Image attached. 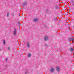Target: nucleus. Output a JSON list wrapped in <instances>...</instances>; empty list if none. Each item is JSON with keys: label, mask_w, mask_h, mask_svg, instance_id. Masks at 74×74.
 Segmentation results:
<instances>
[{"label": "nucleus", "mask_w": 74, "mask_h": 74, "mask_svg": "<svg viewBox=\"0 0 74 74\" xmlns=\"http://www.w3.org/2000/svg\"><path fill=\"white\" fill-rule=\"evenodd\" d=\"M69 40L70 41H71V40L73 41L74 40V38H70L69 39Z\"/></svg>", "instance_id": "f03ea898"}, {"label": "nucleus", "mask_w": 74, "mask_h": 74, "mask_svg": "<svg viewBox=\"0 0 74 74\" xmlns=\"http://www.w3.org/2000/svg\"><path fill=\"white\" fill-rule=\"evenodd\" d=\"M34 21L35 22H37L38 21V19L37 18H35L34 19Z\"/></svg>", "instance_id": "7ed1b4c3"}, {"label": "nucleus", "mask_w": 74, "mask_h": 74, "mask_svg": "<svg viewBox=\"0 0 74 74\" xmlns=\"http://www.w3.org/2000/svg\"><path fill=\"white\" fill-rule=\"evenodd\" d=\"M44 39L45 41H47V40H48V37L47 36H46L44 38Z\"/></svg>", "instance_id": "f257e3e1"}, {"label": "nucleus", "mask_w": 74, "mask_h": 74, "mask_svg": "<svg viewBox=\"0 0 74 74\" xmlns=\"http://www.w3.org/2000/svg\"><path fill=\"white\" fill-rule=\"evenodd\" d=\"M73 49H74V47H72V48H71L70 51H73Z\"/></svg>", "instance_id": "6e6552de"}, {"label": "nucleus", "mask_w": 74, "mask_h": 74, "mask_svg": "<svg viewBox=\"0 0 74 74\" xmlns=\"http://www.w3.org/2000/svg\"><path fill=\"white\" fill-rule=\"evenodd\" d=\"M8 60V58H6L5 60Z\"/></svg>", "instance_id": "4468645a"}, {"label": "nucleus", "mask_w": 74, "mask_h": 74, "mask_svg": "<svg viewBox=\"0 0 74 74\" xmlns=\"http://www.w3.org/2000/svg\"><path fill=\"white\" fill-rule=\"evenodd\" d=\"M9 13H8L7 14V16H9Z\"/></svg>", "instance_id": "f8f14e48"}, {"label": "nucleus", "mask_w": 74, "mask_h": 74, "mask_svg": "<svg viewBox=\"0 0 74 74\" xmlns=\"http://www.w3.org/2000/svg\"><path fill=\"white\" fill-rule=\"evenodd\" d=\"M14 35H16V30L15 29L14 32Z\"/></svg>", "instance_id": "20e7f679"}, {"label": "nucleus", "mask_w": 74, "mask_h": 74, "mask_svg": "<svg viewBox=\"0 0 74 74\" xmlns=\"http://www.w3.org/2000/svg\"><path fill=\"white\" fill-rule=\"evenodd\" d=\"M27 47L28 48H30V44L29 42H28L27 43Z\"/></svg>", "instance_id": "39448f33"}, {"label": "nucleus", "mask_w": 74, "mask_h": 74, "mask_svg": "<svg viewBox=\"0 0 74 74\" xmlns=\"http://www.w3.org/2000/svg\"><path fill=\"white\" fill-rule=\"evenodd\" d=\"M56 69L58 71H59V70H60V69L58 67H57Z\"/></svg>", "instance_id": "423d86ee"}, {"label": "nucleus", "mask_w": 74, "mask_h": 74, "mask_svg": "<svg viewBox=\"0 0 74 74\" xmlns=\"http://www.w3.org/2000/svg\"><path fill=\"white\" fill-rule=\"evenodd\" d=\"M73 6H74V4H73Z\"/></svg>", "instance_id": "2eb2a0df"}, {"label": "nucleus", "mask_w": 74, "mask_h": 74, "mask_svg": "<svg viewBox=\"0 0 74 74\" xmlns=\"http://www.w3.org/2000/svg\"><path fill=\"white\" fill-rule=\"evenodd\" d=\"M3 44H4V45L5 44V40H3Z\"/></svg>", "instance_id": "9d476101"}, {"label": "nucleus", "mask_w": 74, "mask_h": 74, "mask_svg": "<svg viewBox=\"0 0 74 74\" xmlns=\"http://www.w3.org/2000/svg\"><path fill=\"white\" fill-rule=\"evenodd\" d=\"M30 56H31V54H29L28 55V57H30Z\"/></svg>", "instance_id": "9b49d317"}, {"label": "nucleus", "mask_w": 74, "mask_h": 74, "mask_svg": "<svg viewBox=\"0 0 74 74\" xmlns=\"http://www.w3.org/2000/svg\"><path fill=\"white\" fill-rule=\"evenodd\" d=\"M24 5H27V2H25L24 3Z\"/></svg>", "instance_id": "1a4fd4ad"}, {"label": "nucleus", "mask_w": 74, "mask_h": 74, "mask_svg": "<svg viewBox=\"0 0 74 74\" xmlns=\"http://www.w3.org/2000/svg\"><path fill=\"white\" fill-rule=\"evenodd\" d=\"M8 50H9V49H10V47H8Z\"/></svg>", "instance_id": "ddd939ff"}, {"label": "nucleus", "mask_w": 74, "mask_h": 74, "mask_svg": "<svg viewBox=\"0 0 74 74\" xmlns=\"http://www.w3.org/2000/svg\"><path fill=\"white\" fill-rule=\"evenodd\" d=\"M54 71V68H51V71L52 72H53V71Z\"/></svg>", "instance_id": "0eeeda50"}]
</instances>
